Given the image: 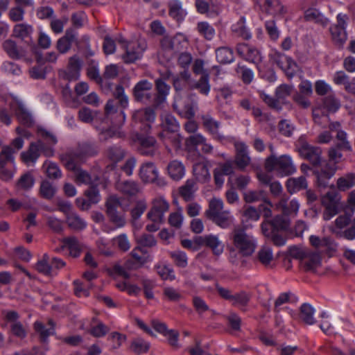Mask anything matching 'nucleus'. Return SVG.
Returning <instances> with one entry per match:
<instances>
[{
  "instance_id": "24",
  "label": "nucleus",
  "mask_w": 355,
  "mask_h": 355,
  "mask_svg": "<svg viewBox=\"0 0 355 355\" xmlns=\"http://www.w3.org/2000/svg\"><path fill=\"white\" fill-rule=\"evenodd\" d=\"M10 107L21 123L26 125H31L33 123L31 114L21 103L14 102L10 105Z\"/></svg>"
},
{
  "instance_id": "49",
  "label": "nucleus",
  "mask_w": 355,
  "mask_h": 355,
  "mask_svg": "<svg viewBox=\"0 0 355 355\" xmlns=\"http://www.w3.org/2000/svg\"><path fill=\"white\" fill-rule=\"evenodd\" d=\"M66 222L68 226L74 230H82L87 227V223L75 212L69 214L66 218Z\"/></svg>"
},
{
  "instance_id": "36",
  "label": "nucleus",
  "mask_w": 355,
  "mask_h": 355,
  "mask_svg": "<svg viewBox=\"0 0 355 355\" xmlns=\"http://www.w3.org/2000/svg\"><path fill=\"white\" fill-rule=\"evenodd\" d=\"M224 203L220 198H213L209 202V208L205 211V216L209 219L212 220L217 215L223 212Z\"/></svg>"
},
{
  "instance_id": "39",
  "label": "nucleus",
  "mask_w": 355,
  "mask_h": 355,
  "mask_svg": "<svg viewBox=\"0 0 355 355\" xmlns=\"http://www.w3.org/2000/svg\"><path fill=\"white\" fill-rule=\"evenodd\" d=\"M62 248H67L71 257H77L82 250V245L76 238L68 237L62 240Z\"/></svg>"
},
{
  "instance_id": "37",
  "label": "nucleus",
  "mask_w": 355,
  "mask_h": 355,
  "mask_svg": "<svg viewBox=\"0 0 355 355\" xmlns=\"http://www.w3.org/2000/svg\"><path fill=\"white\" fill-rule=\"evenodd\" d=\"M184 40L182 35H177L173 37L164 36L161 40L162 49L166 51H171L178 49V44Z\"/></svg>"
},
{
  "instance_id": "55",
  "label": "nucleus",
  "mask_w": 355,
  "mask_h": 355,
  "mask_svg": "<svg viewBox=\"0 0 355 355\" xmlns=\"http://www.w3.org/2000/svg\"><path fill=\"white\" fill-rule=\"evenodd\" d=\"M250 182V178L248 175H241L235 178H230L228 183L231 184L232 187H236L239 190H243Z\"/></svg>"
},
{
  "instance_id": "54",
  "label": "nucleus",
  "mask_w": 355,
  "mask_h": 355,
  "mask_svg": "<svg viewBox=\"0 0 355 355\" xmlns=\"http://www.w3.org/2000/svg\"><path fill=\"white\" fill-rule=\"evenodd\" d=\"M321 257L318 252H311L307 251L304 263L308 270H313L320 265Z\"/></svg>"
},
{
  "instance_id": "12",
  "label": "nucleus",
  "mask_w": 355,
  "mask_h": 355,
  "mask_svg": "<svg viewBox=\"0 0 355 355\" xmlns=\"http://www.w3.org/2000/svg\"><path fill=\"white\" fill-rule=\"evenodd\" d=\"M3 315L6 321L10 323L11 333L19 338L23 339L26 336V327L18 319L19 315L15 311H4Z\"/></svg>"
},
{
  "instance_id": "41",
  "label": "nucleus",
  "mask_w": 355,
  "mask_h": 355,
  "mask_svg": "<svg viewBox=\"0 0 355 355\" xmlns=\"http://www.w3.org/2000/svg\"><path fill=\"white\" fill-rule=\"evenodd\" d=\"M76 152L83 160L87 157L96 155L98 153V148L94 144L85 142L78 146Z\"/></svg>"
},
{
  "instance_id": "64",
  "label": "nucleus",
  "mask_w": 355,
  "mask_h": 355,
  "mask_svg": "<svg viewBox=\"0 0 355 355\" xmlns=\"http://www.w3.org/2000/svg\"><path fill=\"white\" fill-rule=\"evenodd\" d=\"M34 182L33 177L30 173H25L17 181V187L23 190H28L33 186Z\"/></svg>"
},
{
  "instance_id": "59",
  "label": "nucleus",
  "mask_w": 355,
  "mask_h": 355,
  "mask_svg": "<svg viewBox=\"0 0 355 355\" xmlns=\"http://www.w3.org/2000/svg\"><path fill=\"white\" fill-rule=\"evenodd\" d=\"M49 256L46 254H44L42 258L36 263V270L41 273L50 275L51 274V266L49 263Z\"/></svg>"
},
{
  "instance_id": "14",
  "label": "nucleus",
  "mask_w": 355,
  "mask_h": 355,
  "mask_svg": "<svg viewBox=\"0 0 355 355\" xmlns=\"http://www.w3.org/2000/svg\"><path fill=\"white\" fill-rule=\"evenodd\" d=\"M205 138L200 134H195L191 135L186 140V146L188 150V158L193 162L200 160L202 157L197 150V146L202 145L205 141Z\"/></svg>"
},
{
  "instance_id": "63",
  "label": "nucleus",
  "mask_w": 355,
  "mask_h": 355,
  "mask_svg": "<svg viewBox=\"0 0 355 355\" xmlns=\"http://www.w3.org/2000/svg\"><path fill=\"white\" fill-rule=\"evenodd\" d=\"M32 32L31 26L24 24H19L15 26L13 29V35L15 37L24 39L27 37Z\"/></svg>"
},
{
  "instance_id": "57",
  "label": "nucleus",
  "mask_w": 355,
  "mask_h": 355,
  "mask_svg": "<svg viewBox=\"0 0 355 355\" xmlns=\"http://www.w3.org/2000/svg\"><path fill=\"white\" fill-rule=\"evenodd\" d=\"M196 190L194 181L187 180L186 184L180 189V193L185 200L188 201L192 198Z\"/></svg>"
},
{
  "instance_id": "52",
  "label": "nucleus",
  "mask_w": 355,
  "mask_h": 355,
  "mask_svg": "<svg viewBox=\"0 0 355 355\" xmlns=\"http://www.w3.org/2000/svg\"><path fill=\"white\" fill-rule=\"evenodd\" d=\"M251 295L249 293L241 291L233 295L231 302L233 305L243 309L248 304Z\"/></svg>"
},
{
  "instance_id": "60",
  "label": "nucleus",
  "mask_w": 355,
  "mask_h": 355,
  "mask_svg": "<svg viewBox=\"0 0 355 355\" xmlns=\"http://www.w3.org/2000/svg\"><path fill=\"white\" fill-rule=\"evenodd\" d=\"M113 245L123 252H126L130 248V242L125 234H121L114 237L113 239Z\"/></svg>"
},
{
  "instance_id": "8",
  "label": "nucleus",
  "mask_w": 355,
  "mask_h": 355,
  "mask_svg": "<svg viewBox=\"0 0 355 355\" xmlns=\"http://www.w3.org/2000/svg\"><path fill=\"white\" fill-rule=\"evenodd\" d=\"M347 20V15L340 13L337 16V24L330 28L332 40L334 44L340 48L343 46L347 38L345 31Z\"/></svg>"
},
{
  "instance_id": "53",
  "label": "nucleus",
  "mask_w": 355,
  "mask_h": 355,
  "mask_svg": "<svg viewBox=\"0 0 355 355\" xmlns=\"http://www.w3.org/2000/svg\"><path fill=\"white\" fill-rule=\"evenodd\" d=\"M180 1L173 0L169 3V15L177 21L182 20L185 15Z\"/></svg>"
},
{
  "instance_id": "9",
  "label": "nucleus",
  "mask_w": 355,
  "mask_h": 355,
  "mask_svg": "<svg viewBox=\"0 0 355 355\" xmlns=\"http://www.w3.org/2000/svg\"><path fill=\"white\" fill-rule=\"evenodd\" d=\"M173 107L180 115L191 119L195 116L197 105L188 97H182L178 94L175 97Z\"/></svg>"
},
{
  "instance_id": "22",
  "label": "nucleus",
  "mask_w": 355,
  "mask_h": 355,
  "mask_svg": "<svg viewBox=\"0 0 355 355\" xmlns=\"http://www.w3.org/2000/svg\"><path fill=\"white\" fill-rule=\"evenodd\" d=\"M116 188L119 191L128 196H135L142 190L139 183L132 180L119 181L116 184Z\"/></svg>"
},
{
  "instance_id": "26",
  "label": "nucleus",
  "mask_w": 355,
  "mask_h": 355,
  "mask_svg": "<svg viewBox=\"0 0 355 355\" xmlns=\"http://www.w3.org/2000/svg\"><path fill=\"white\" fill-rule=\"evenodd\" d=\"M139 152L146 156H153L157 151L156 141L153 137H141L139 139Z\"/></svg>"
},
{
  "instance_id": "42",
  "label": "nucleus",
  "mask_w": 355,
  "mask_h": 355,
  "mask_svg": "<svg viewBox=\"0 0 355 355\" xmlns=\"http://www.w3.org/2000/svg\"><path fill=\"white\" fill-rule=\"evenodd\" d=\"M211 220L220 227L226 229L234 223V219L229 210H224Z\"/></svg>"
},
{
  "instance_id": "5",
  "label": "nucleus",
  "mask_w": 355,
  "mask_h": 355,
  "mask_svg": "<svg viewBox=\"0 0 355 355\" xmlns=\"http://www.w3.org/2000/svg\"><path fill=\"white\" fill-rule=\"evenodd\" d=\"M265 167L268 171H276L282 176L291 175L296 171V168L288 155L280 157L271 155L266 159Z\"/></svg>"
},
{
  "instance_id": "56",
  "label": "nucleus",
  "mask_w": 355,
  "mask_h": 355,
  "mask_svg": "<svg viewBox=\"0 0 355 355\" xmlns=\"http://www.w3.org/2000/svg\"><path fill=\"white\" fill-rule=\"evenodd\" d=\"M43 168L49 178L58 179L61 178L62 172L58 166L51 162H46L43 164Z\"/></svg>"
},
{
  "instance_id": "30",
  "label": "nucleus",
  "mask_w": 355,
  "mask_h": 355,
  "mask_svg": "<svg viewBox=\"0 0 355 355\" xmlns=\"http://www.w3.org/2000/svg\"><path fill=\"white\" fill-rule=\"evenodd\" d=\"M61 161L68 170L73 172L78 168L77 166L78 162L83 161V159L76 150L63 154L61 156Z\"/></svg>"
},
{
  "instance_id": "13",
  "label": "nucleus",
  "mask_w": 355,
  "mask_h": 355,
  "mask_svg": "<svg viewBox=\"0 0 355 355\" xmlns=\"http://www.w3.org/2000/svg\"><path fill=\"white\" fill-rule=\"evenodd\" d=\"M181 78L183 80L188 83V85L191 89H196L201 94L207 95L210 91V85L209 83V74H205L201 76L198 81L191 79L190 73L184 70L180 72Z\"/></svg>"
},
{
  "instance_id": "51",
  "label": "nucleus",
  "mask_w": 355,
  "mask_h": 355,
  "mask_svg": "<svg viewBox=\"0 0 355 355\" xmlns=\"http://www.w3.org/2000/svg\"><path fill=\"white\" fill-rule=\"evenodd\" d=\"M217 60L222 64H227L234 61V53L228 47H220L216 50Z\"/></svg>"
},
{
  "instance_id": "16",
  "label": "nucleus",
  "mask_w": 355,
  "mask_h": 355,
  "mask_svg": "<svg viewBox=\"0 0 355 355\" xmlns=\"http://www.w3.org/2000/svg\"><path fill=\"white\" fill-rule=\"evenodd\" d=\"M275 61L288 77H293L298 71V66L291 58L277 53L275 54Z\"/></svg>"
},
{
  "instance_id": "50",
  "label": "nucleus",
  "mask_w": 355,
  "mask_h": 355,
  "mask_svg": "<svg viewBox=\"0 0 355 355\" xmlns=\"http://www.w3.org/2000/svg\"><path fill=\"white\" fill-rule=\"evenodd\" d=\"M73 179L78 184L93 185L94 182L91 175L86 171L78 168L73 172Z\"/></svg>"
},
{
  "instance_id": "29",
  "label": "nucleus",
  "mask_w": 355,
  "mask_h": 355,
  "mask_svg": "<svg viewBox=\"0 0 355 355\" xmlns=\"http://www.w3.org/2000/svg\"><path fill=\"white\" fill-rule=\"evenodd\" d=\"M257 261L265 267H272L274 262V255L272 248L268 245L260 248L256 255Z\"/></svg>"
},
{
  "instance_id": "21",
  "label": "nucleus",
  "mask_w": 355,
  "mask_h": 355,
  "mask_svg": "<svg viewBox=\"0 0 355 355\" xmlns=\"http://www.w3.org/2000/svg\"><path fill=\"white\" fill-rule=\"evenodd\" d=\"M202 123L205 130L215 139H221L223 136L219 132L220 123L214 119L209 114H205L201 116Z\"/></svg>"
},
{
  "instance_id": "17",
  "label": "nucleus",
  "mask_w": 355,
  "mask_h": 355,
  "mask_svg": "<svg viewBox=\"0 0 355 355\" xmlns=\"http://www.w3.org/2000/svg\"><path fill=\"white\" fill-rule=\"evenodd\" d=\"M234 146L236 149L235 164L239 169L243 170L250 163L248 146L243 142H236Z\"/></svg>"
},
{
  "instance_id": "23",
  "label": "nucleus",
  "mask_w": 355,
  "mask_h": 355,
  "mask_svg": "<svg viewBox=\"0 0 355 355\" xmlns=\"http://www.w3.org/2000/svg\"><path fill=\"white\" fill-rule=\"evenodd\" d=\"M24 146V140L21 137H17L12 141L10 145L2 146L0 155L6 157L10 163H14V154L17 153Z\"/></svg>"
},
{
  "instance_id": "15",
  "label": "nucleus",
  "mask_w": 355,
  "mask_h": 355,
  "mask_svg": "<svg viewBox=\"0 0 355 355\" xmlns=\"http://www.w3.org/2000/svg\"><path fill=\"white\" fill-rule=\"evenodd\" d=\"M237 53L246 61L258 63L261 60V55L258 49L248 44H239L236 48Z\"/></svg>"
},
{
  "instance_id": "44",
  "label": "nucleus",
  "mask_w": 355,
  "mask_h": 355,
  "mask_svg": "<svg viewBox=\"0 0 355 355\" xmlns=\"http://www.w3.org/2000/svg\"><path fill=\"white\" fill-rule=\"evenodd\" d=\"M161 125L164 130L175 132L179 129L178 121L172 114L168 112H164L161 115Z\"/></svg>"
},
{
  "instance_id": "28",
  "label": "nucleus",
  "mask_w": 355,
  "mask_h": 355,
  "mask_svg": "<svg viewBox=\"0 0 355 355\" xmlns=\"http://www.w3.org/2000/svg\"><path fill=\"white\" fill-rule=\"evenodd\" d=\"M3 47L8 56L12 59L19 60L26 55V51L21 47L17 46L16 43L11 40H6L3 44Z\"/></svg>"
},
{
  "instance_id": "27",
  "label": "nucleus",
  "mask_w": 355,
  "mask_h": 355,
  "mask_svg": "<svg viewBox=\"0 0 355 355\" xmlns=\"http://www.w3.org/2000/svg\"><path fill=\"white\" fill-rule=\"evenodd\" d=\"M155 85L157 94L153 100V105L157 107L165 102L166 96L169 94L170 87L162 79H157Z\"/></svg>"
},
{
  "instance_id": "46",
  "label": "nucleus",
  "mask_w": 355,
  "mask_h": 355,
  "mask_svg": "<svg viewBox=\"0 0 355 355\" xmlns=\"http://www.w3.org/2000/svg\"><path fill=\"white\" fill-rule=\"evenodd\" d=\"M106 157L112 163L116 164L123 159L125 151L119 146H112L106 150Z\"/></svg>"
},
{
  "instance_id": "34",
  "label": "nucleus",
  "mask_w": 355,
  "mask_h": 355,
  "mask_svg": "<svg viewBox=\"0 0 355 355\" xmlns=\"http://www.w3.org/2000/svg\"><path fill=\"white\" fill-rule=\"evenodd\" d=\"M167 171L168 175L173 180H179L184 177L185 168L182 162L178 160H173L168 164Z\"/></svg>"
},
{
  "instance_id": "45",
  "label": "nucleus",
  "mask_w": 355,
  "mask_h": 355,
  "mask_svg": "<svg viewBox=\"0 0 355 355\" xmlns=\"http://www.w3.org/2000/svg\"><path fill=\"white\" fill-rule=\"evenodd\" d=\"M132 118L138 122H153L155 118L154 110L150 107H146L135 111Z\"/></svg>"
},
{
  "instance_id": "31",
  "label": "nucleus",
  "mask_w": 355,
  "mask_h": 355,
  "mask_svg": "<svg viewBox=\"0 0 355 355\" xmlns=\"http://www.w3.org/2000/svg\"><path fill=\"white\" fill-rule=\"evenodd\" d=\"M47 326L48 327L39 321H36L34 324V329L35 331L39 334L42 342H45L49 336L55 333L54 322L52 320H49Z\"/></svg>"
},
{
  "instance_id": "58",
  "label": "nucleus",
  "mask_w": 355,
  "mask_h": 355,
  "mask_svg": "<svg viewBox=\"0 0 355 355\" xmlns=\"http://www.w3.org/2000/svg\"><path fill=\"white\" fill-rule=\"evenodd\" d=\"M149 347V343L141 338H135L130 344V349L137 354L146 352Z\"/></svg>"
},
{
  "instance_id": "33",
  "label": "nucleus",
  "mask_w": 355,
  "mask_h": 355,
  "mask_svg": "<svg viewBox=\"0 0 355 355\" xmlns=\"http://www.w3.org/2000/svg\"><path fill=\"white\" fill-rule=\"evenodd\" d=\"M81 62L76 56L71 57L66 72V78L69 80H76L79 78Z\"/></svg>"
},
{
  "instance_id": "43",
  "label": "nucleus",
  "mask_w": 355,
  "mask_h": 355,
  "mask_svg": "<svg viewBox=\"0 0 355 355\" xmlns=\"http://www.w3.org/2000/svg\"><path fill=\"white\" fill-rule=\"evenodd\" d=\"M287 190L290 193H296L307 187V182L304 176L291 178L286 182Z\"/></svg>"
},
{
  "instance_id": "19",
  "label": "nucleus",
  "mask_w": 355,
  "mask_h": 355,
  "mask_svg": "<svg viewBox=\"0 0 355 355\" xmlns=\"http://www.w3.org/2000/svg\"><path fill=\"white\" fill-rule=\"evenodd\" d=\"M159 176V172L153 162L142 164L139 169V177L145 183L155 182Z\"/></svg>"
},
{
  "instance_id": "47",
  "label": "nucleus",
  "mask_w": 355,
  "mask_h": 355,
  "mask_svg": "<svg viewBox=\"0 0 355 355\" xmlns=\"http://www.w3.org/2000/svg\"><path fill=\"white\" fill-rule=\"evenodd\" d=\"M232 31L236 36L241 37L244 40H249L251 34L245 25V18L241 17L236 23L232 26Z\"/></svg>"
},
{
  "instance_id": "11",
  "label": "nucleus",
  "mask_w": 355,
  "mask_h": 355,
  "mask_svg": "<svg viewBox=\"0 0 355 355\" xmlns=\"http://www.w3.org/2000/svg\"><path fill=\"white\" fill-rule=\"evenodd\" d=\"M133 96L137 101L150 103L154 96L152 83L146 80L138 82L133 88Z\"/></svg>"
},
{
  "instance_id": "48",
  "label": "nucleus",
  "mask_w": 355,
  "mask_h": 355,
  "mask_svg": "<svg viewBox=\"0 0 355 355\" xmlns=\"http://www.w3.org/2000/svg\"><path fill=\"white\" fill-rule=\"evenodd\" d=\"M355 184V174L349 173L339 178L336 182V187L339 191H345Z\"/></svg>"
},
{
  "instance_id": "32",
  "label": "nucleus",
  "mask_w": 355,
  "mask_h": 355,
  "mask_svg": "<svg viewBox=\"0 0 355 355\" xmlns=\"http://www.w3.org/2000/svg\"><path fill=\"white\" fill-rule=\"evenodd\" d=\"M314 313L315 309L309 304L304 303L300 307L299 318L306 324H315Z\"/></svg>"
},
{
  "instance_id": "25",
  "label": "nucleus",
  "mask_w": 355,
  "mask_h": 355,
  "mask_svg": "<svg viewBox=\"0 0 355 355\" xmlns=\"http://www.w3.org/2000/svg\"><path fill=\"white\" fill-rule=\"evenodd\" d=\"M15 172V162L10 163L6 157L0 155V179L5 182H9L12 179Z\"/></svg>"
},
{
  "instance_id": "4",
  "label": "nucleus",
  "mask_w": 355,
  "mask_h": 355,
  "mask_svg": "<svg viewBox=\"0 0 355 355\" xmlns=\"http://www.w3.org/2000/svg\"><path fill=\"white\" fill-rule=\"evenodd\" d=\"M105 207L110 221L116 227H123L125 224V210L121 204V198L116 196H110L106 201Z\"/></svg>"
},
{
  "instance_id": "18",
  "label": "nucleus",
  "mask_w": 355,
  "mask_h": 355,
  "mask_svg": "<svg viewBox=\"0 0 355 355\" xmlns=\"http://www.w3.org/2000/svg\"><path fill=\"white\" fill-rule=\"evenodd\" d=\"M199 244L211 249L214 254L220 255L224 250V245L216 235L208 234L199 238Z\"/></svg>"
},
{
  "instance_id": "20",
  "label": "nucleus",
  "mask_w": 355,
  "mask_h": 355,
  "mask_svg": "<svg viewBox=\"0 0 355 355\" xmlns=\"http://www.w3.org/2000/svg\"><path fill=\"white\" fill-rule=\"evenodd\" d=\"M275 206L277 210L282 211L285 216H296L300 208V203L295 199L288 202L287 199L283 197Z\"/></svg>"
},
{
  "instance_id": "40",
  "label": "nucleus",
  "mask_w": 355,
  "mask_h": 355,
  "mask_svg": "<svg viewBox=\"0 0 355 355\" xmlns=\"http://www.w3.org/2000/svg\"><path fill=\"white\" fill-rule=\"evenodd\" d=\"M76 40V34L71 31H67L65 35L57 42V49L61 53L67 52L71 46V44Z\"/></svg>"
},
{
  "instance_id": "1",
  "label": "nucleus",
  "mask_w": 355,
  "mask_h": 355,
  "mask_svg": "<svg viewBox=\"0 0 355 355\" xmlns=\"http://www.w3.org/2000/svg\"><path fill=\"white\" fill-rule=\"evenodd\" d=\"M297 150L301 157L308 159L313 166H321L319 180L323 176L329 179L335 173V169L329 166L327 164L322 166V150L318 147L310 145L304 137H300L297 141Z\"/></svg>"
},
{
  "instance_id": "61",
  "label": "nucleus",
  "mask_w": 355,
  "mask_h": 355,
  "mask_svg": "<svg viewBox=\"0 0 355 355\" xmlns=\"http://www.w3.org/2000/svg\"><path fill=\"white\" fill-rule=\"evenodd\" d=\"M55 193V188L52 185L51 182L47 180H44L42 182L40 188V193L41 196L46 199H51L53 197Z\"/></svg>"
},
{
  "instance_id": "62",
  "label": "nucleus",
  "mask_w": 355,
  "mask_h": 355,
  "mask_svg": "<svg viewBox=\"0 0 355 355\" xmlns=\"http://www.w3.org/2000/svg\"><path fill=\"white\" fill-rule=\"evenodd\" d=\"M170 256L177 266L180 268L187 267L188 264L187 257L184 252L175 250L170 252Z\"/></svg>"
},
{
  "instance_id": "2",
  "label": "nucleus",
  "mask_w": 355,
  "mask_h": 355,
  "mask_svg": "<svg viewBox=\"0 0 355 355\" xmlns=\"http://www.w3.org/2000/svg\"><path fill=\"white\" fill-rule=\"evenodd\" d=\"M230 239L235 250L242 257L251 256L257 245V239L248 234L244 229L239 227L234 228Z\"/></svg>"
},
{
  "instance_id": "6",
  "label": "nucleus",
  "mask_w": 355,
  "mask_h": 355,
  "mask_svg": "<svg viewBox=\"0 0 355 355\" xmlns=\"http://www.w3.org/2000/svg\"><path fill=\"white\" fill-rule=\"evenodd\" d=\"M117 43L124 50L122 59L126 63L134 62L139 59L146 48L145 42L135 41L128 42L122 36L119 35L116 38Z\"/></svg>"
},
{
  "instance_id": "35",
  "label": "nucleus",
  "mask_w": 355,
  "mask_h": 355,
  "mask_svg": "<svg viewBox=\"0 0 355 355\" xmlns=\"http://www.w3.org/2000/svg\"><path fill=\"white\" fill-rule=\"evenodd\" d=\"M193 173L196 180L200 182H206L210 180L211 175L207 165L204 162H197L193 166Z\"/></svg>"
},
{
  "instance_id": "10",
  "label": "nucleus",
  "mask_w": 355,
  "mask_h": 355,
  "mask_svg": "<svg viewBox=\"0 0 355 355\" xmlns=\"http://www.w3.org/2000/svg\"><path fill=\"white\" fill-rule=\"evenodd\" d=\"M168 209V202L163 197H157L153 200L152 207L148 213V218L153 223H162L164 219V214Z\"/></svg>"
},
{
  "instance_id": "38",
  "label": "nucleus",
  "mask_w": 355,
  "mask_h": 355,
  "mask_svg": "<svg viewBox=\"0 0 355 355\" xmlns=\"http://www.w3.org/2000/svg\"><path fill=\"white\" fill-rule=\"evenodd\" d=\"M304 19L308 21H313L315 24L325 26L328 24L329 20L324 17L318 10L309 8L304 12Z\"/></svg>"
},
{
  "instance_id": "3",
  "label": "nucleus",
  "mask_w": 355,
  "mask_h": 355,
  "mask_svg": "<svg viewBox=\"0 0 355 355\" xmlns=\"http://www.w3.org/2000/svg\"><path fill=\"white\" fill-rule=\"evenodd\" d=\"M37 134L40 139L36 143H31L28 149L21 153L22 161L27 165L34 164L40 155V151L44 149V143L41 139L49 145L57 142L56 137L43 128H38Z\"/></svg>"
},
{
  "instance_id": "7",
  "label": "nucleus",
  "mask_w": 355,
  "mask_h": 355,
  "mask_svg": "<svg viewBox=\"0 0 355 355\" xmlns=\"http://www.w3.org/2000/svg\"><path fill=\"white\" fill-rule=\"evenodd\" d=\"M321 203L325 210L323 218L326 220H330L343 209L341 196L338 191L332 189L321 197Z\"/></svg>"
}]
</instances>
